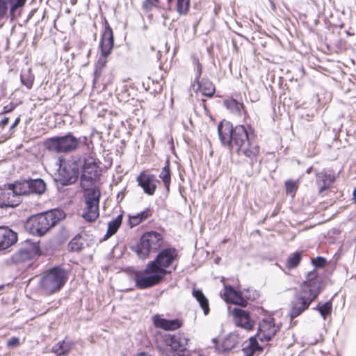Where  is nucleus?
I'll return each mask as SVG.
<instances>
[{"mask_svg":"<svg viewBox=\"0 0 356 356\" xmlns=\"http://www.w3.org/2000/svg\"><path fill=\"white\" fill-rule=\"evenodd\" d=\"M314 309L318 311L322 318L325 320L327 316L332 314V304L331 301H327L323 304L318 302Z\"/></svg>","mask_w":356,"mask_h":356,"instance_id":"obj_33","label":"nucleus"},{"mask_svg":"<svg viewBox=\"0 0 356 356\" xmlns=\"http://www.w3.org/2000/svg\"><path fill=\"white\" fill-rule=\"evenodd\" d=\"M166 343L174 350L183 351L186 349V340L176 335H170L166 339Z\"/></svg>","mask_w":356,"mask_h":356,"instance_id":"obj_27","label":"nucleus"},{"mask_svg":"<svg viewBox=\"0 0 356 356\" xmlns=\"http://www.w3.org/2000/svg\"><path fill=\"white\" fill-rule=\"evenodd\" d=\"M22 200H18L9 184L0 186V208L8 209L18 206Z\"/></svg>","mask_w":356,"mask_h":356,"instance_id":"obj_13","label":"nucleus"},{"mask_svg":"<svg viewBox=\"0 0 356 356\" xmlns=\"http://www.w3.org/2000/svg\"><path fill=\"white\" fill-rule=\"evenodd\" d=\"M218 133L221 143L229 149H232L234 145L238 155L246 157L251 166L260 163L259 147L252 141L244 126L234 128L230 122L222 120L218 126Z\"/></svg>","mask_w":356,"mask_h":356,"instance_id":"obj_1","label":"nucleus"},{"mask_svg":"<svg viewBox=\"0 0 356 356\" xmlns=\"http://www.w3.org/2000/svg\"><path fill=\"white\" fill-rule=\"evenodd\" d=\"M137 356H152V355L147 353L142 352V353H140L139 354H138Z\"/></svg>","mask_w":356,"mask_h":356,"instance_id":"obj_51","label":"nucleus"},{"mask_svg":"<svg viewBox=\"0 0 356 356\" xmlns=\"http://www.w3.org/2000/svg\"><path fill=\"white\" fill-rule=\"evenodd\" d=\"M75 346V342L67 337L52 346L51 352L56 356H67Z\"/></svg>","mask_w":356,"mask_h":356,"instance_id":"obj_21","label":"nucleus"},{"mask_svg":"<svg viewBox=\"0 0 356 356\" xmlns=\"http://www.w3.org/2000/svg\"><path fill=\"white\" fill-rule=\"evenodd\" d=\"M164 277L156 270H148V264L144 270V273H136L134 281L136 286L140 289L152 287L159 284Z\"/></svg>","mask_w":356,"mask_h":356,"instance_id":"obj_12","label":"nucleus"},{"mask_svg":"<svg viewBox=\"0 0 356 356\" xmlns=\"http://www.w3.org/2000/svg\"><path fill=\"white\" fill-rule=\"evenodd\" d=\"M213 341L216 343V348L218 352L225 353L234 348L241 341V339L236 332H233L225 337L220 345L218 344L215 339H213Z\"/></svg>","mask_w":356,"mask_h":356,"instance_id":"obj_19","label":"nucleus"},{"mask_svg":"<svg viewBox=\"0 0 356 356\" xmlns=\"http://www.w3.org/2000/svg\"><path fill=\"white\" fill-rule=\"evenodd\" d=\"M321 279L316 270L309 272L305 281L300 285V290L290 303L289 316L291 319L298 317L309 308L321 293Z\"/></svg>","mask_w":356,"mask_h":356,"instance_id":"obj_2","label":"nucleus"},{"mask_svg":"<svg viewBox=\"0 0 356 356\" xmlns=\"http://www.w3.org/2000/svg\"><path fill=\"white\" fill-rule=\"evenodd\" d=\"M30 193L42 194L46 190V184L41 179H29Z\"/></svg>","mask_w":356,"mask_h":356,"instance_id":"obj_32","label":"nucleus"},{"mask_svg":"<svg viewBox=\"0 0 356 356\" xmlns=\"http://www.w3.org/2000/svg\"><path fill=\"white\" fill-rule=\"evenodd\" d=\"M279 330L280 327L275 324L273 318H263L259 322L256 336L250 337L249 341L244 344L242 348L243 356H254L255 353L261 351L262 347L258 340L261 342L269 341Z\"/></svg>","mask_w":356,"mask_h":356,"instance_id":"obj_3","label":"nucleus"},{"mask_svg":"<svg viewBox=\"0 0 356 356\" xmlns=\"http://www.w3.org/2000/svg\"><path fill=\"white\" fill-rule=\"evenodd\" d=\"M326 263V259L323 257H317L312 259V264L316 268H323Z\"/></svg>","mask_w":356,"mask_h":356,"instance_id":"obj_41","label":"nucleus"},{"mask_svg":"<svg viewBox=\"0 0 356 356\" xmlns=\"http://www.w3.org/2000/svg\"><path fill=\"white\" fill-rule=\"evenodd\" d=\"M12 133L4 134L0 136V144L4 143L6 140L12 136Z\"/></svg>","mask_w":356,"mask_h":356,"instance_id":"obj_46","label":"nucleus"},{"mask_svg":"<svg viewBox=\"0 0 356 356\" xmlns=\"http://www.w3.org/2000/svg\"><path fill=\"white\" fill-rule=\"evenodd\" d=\"M154 1H156L157 3L160 4L161 7L163 6V3L165 2V0H154Z\"/></svg>","mask_w":356,"mask_h":356,"instance_id":"obj_50","label":"nucleus"},{"mask_svg":"<svg viewBox=\"0 0 356 356\" xmlns=\"http://www.w3.org/2000/svg\"><path fill=\"white\" fill-rule=\"evenodd\" d=\"M193 296L195 298L198 302L200 307L202 309L203 312L205 315L209 313L210 309L209 305V300L207 297L204 295L202 291L200 289H193Z\"/></svg>","mask_w":356,"mask_h":356,"instance_id":"obj_31","label":"nucleus"},{"mask_svg":"<svg viewBox=\"0 0 356 356\" xmlns=\"http://www.w3.org/2000/svg\"><path fill=\"white\" fill-rule=\"evenodd\" d=\"M153 322L156 327L165 330H175L182 325L181 321L179 319H165L161 318L159 315L154 316Z\"/></svg>","mask_w":356,"mask_h":356,"instance_id":"obj_20","label":"nucleus"},{"mask_svg":"<svg viewBox=\"0 0 356 356\" xmlns=\"http://www.w3.org/2000/svg\"><path fill=\"white\" fill-rule=\"evenodd\" d=\"M66 270L56 266L45 271L40 280V286L46 295H51L59 291L67 280Z\"/></svg>","mask_w":356,"mask_h":356,"instance_id":"obj_5","label":"nucleus"},{"mask_svg":"<svg viewBox=\"0 0 356 356\" xmlns=\"http://www.w3.org/2000/svg\"><path fill=\"white\" fill-rule=\"evenodd\" d=\"M159 177L162 180L164 187L166 191L168 193L171 183V171L170 169V162L168 160L165 161V165L162 168Z\"/></svg>","mask_w":356,"mask_h":356,"instance_id":"obj_29","label":"nucleus"},{"mask_svg":"<svg viewBox=\"0 0 356 356\" xmlns=\"http://www.w3.org/2000/svg\"><path fill=\"white\" fill-rule=\"evenodd\" d=\"M8 121H9V118H3L1 121H0V127L1 128H4L8 123Z\"/></svg>","mask_w":356,"mask_h":356,"instance_id":"obj_49","label":"nucleus"},{"mask_svg":"<svg viewBox=\"0 0 356 356\" xmlns=\"http://www.w3.org/2000/svg\"><path fill=\"white\" fill-rule=\"evenodd\" d=\"M173 0H165V2L163 3L162 8L164 9L171 10Z\"/></svg>","mask_w":356,"mask_h":356,"instance_id":"obj_45","label":"nucleus"},{"mask_svg":"<svg viewBox=\"0 0 356 356\" xmlns=\"http://www.w3.org/2000/svg\"><path fill=\"white\" fill-rule=\"evenodd\" d=\"M13 192L16 194L18 200H21V196L30 194V186L29 179H21L10 183Z\"/></svg>","mask_w":356,"mask_h":356,"instance_id":"obj_23","label":"nucleus"},{"mask_svg":"<svg viewBox=\"0 0 356 356\" xmlns=\"http://www.w3.org/2000/svg\"><path fill=\"white\" fill-rule=\"evenodd\" d=\"M224 296L227 302H232L241 307L247 305V300H245L231 286H225Z\"/></svg>","mask_w":356,"mask_h":356,"instance_id":"obj_22","label":"nucleus"},{"mask_svg":"<svg viewBox=\"0 0 356 356\" xmlns=\"http://www.w3.org/2000/svg\"><path fill=\"white\" fill-rule=\"evenodd\" d=\"M85 190L86 207L82 217L88 222H94L99 215V204L101 193L95 187Z\"/></svg>","mask_w":356,"mask_h":356,"instance_id":"obj_10","label":"nucleus"},{"mask_svg":"<svg viewBox=\"0 0 356 356\" xmlns=\"http://www.w3.org/2000/svg\"><path fill=\"white\" fill-rule=\"evenodd\" d=\"M190 8V0H177V11L180 15H186Z\"/></svg>","mask_w":356,"mask_h":356,"instance_id":"obj_38","label":"nucleus"},{"mask_svg":"<svg viewBox=\"0 0 356 356\" xmlns=\"http://www.w3.org/2000/svg\"><path fill=\"white\" fill-rule=\"evenodd\" d=\"M232 314L237 326L246 330H251L253 329L254 323L251 319L248 312L240 308H234L232 311Z\"/></svg>","mask_w":356,"mask_h":356,"instance_id":"obj_17","label":"nucleus"},{"mask_svg":"<svg viewBox=\"0 0 356 356\" xmlns=\"http://www.w3.org/2000/svg\"><path fill=\"white\" fill-rule=\"evenodd\" d=\"M83 172L81 175V185L83 189L90 185L99 175V170L96 159L88 157L84 159L82 165Z\"/></svg>","mask_w":356,"mask_h":356,"instance_id":"obj_11","label":"nucleus"},{"mask_svg":"<svg viewBox=\"0 0 356 356\" xmlns=\"http://www.w3.org/2000/svg\"><path fill=\"white\" fill-rule=\"evenodd\" d=\"M193 64L194 65V70L195 73V76L194 79V82H198L199 79H200V76L202 72V66L200 63L199 59L195 56L192 57Z\"/></svg>","mask_w":356,"mask_h":356,"instance_id":"obj_39","label":"nucleus"},{"mask_svg":"<svg viewBox=\"0 0 356 356\" xmlns=\"http://www.w3.org/2000/svg\"><path fill=\"white\" fill-rule=\"evenodd\" d=\"M122 214H120L108 223V229L106 234L104 235V239L109 238L111 236L117 232L118 229L120 228L122 224Z\"/></svg>","mask_w":356,"mask_h":356,"instance_id":"obj_30","label":"nucleus"},{"mask_svg":"<svg viewBox=\"0 0 356 356\" xmlns=\"http://www.w3.org/2000/svg\"><path fill=\"white\" fill-rule=\"evenodd\" d=\"M8 1L0 0V18L3 17L8 10Z\"/></svg>","mask_w":356,"mask_h":356,"instance_id":"obj_42","label":"nucleus"},{"mask_svg":"<svg viewBox=\"0 0 356 356\" xmlns=\"http://www.w3.org/2000/svg\"><path fill=\"white\" fill-rule=\"evenodd\" d=\"M195 83L197 84V89L195 90V92L200 91L203 95L209 97H211L214 95L216 91L215 86L208 79L204 78L202 81L199 79L198 82H194L193 87Z\"/></svg>","mask_w":356,"mask_h":356,"instance_id":"obj_24","label":"nucleus"},{"mask_svg":"<svg viewBox=\"0 0 356 356\" xmlns=\"http://www.w3.org/2000/svg\"><path fill=\"white\" fill-rule=\"evenodd\" d=\"M316 181L319 184V193H323L330 186L334 181V176L327 172H321L317 174Z\"/></svg>","mask_w":356,"mask_h":356,"instance_id":"obj_26","label":"nucleus"},{"mask_svg":"<svg viewBox=\"0 0 356 356\" xmlns=\"http://www.w3.org/2000/svg\"><path fill=\"white\" fill-rule=\"evenodd\" d=\"M138 185L143 188L147 195H153L156 191L157 184L159 183L156 177L152 174L141 172L136 178Z\"/></svg>","mask_w":356,"mask_h":356,"instance_id":"obj_15","label":"nucleus"},{"mask_svg":"<svg viewBox=\"0 0 356 356\" xmlns=\"http://www.w3.org/2000/svg\"><path fill=\"white\" fill-rule=\"evenodd\" d=\"M2 288V286H0V289Z\"/></svg>","mask_w":356,"mask_h":356,"instance_id":"obj_53","label":"nucleus"},{"mask_svg":"<svg viewBox=\"0 0 356 356\" xmlns=\"http://www.w3.org/2000/svg\"><path fill=\"white\" fill-rule=\"evenodd\" d=\"M22 83L28 89H31L34 81V75L32 74L31 69L25 72H22L20 75Z\"/></svg>","mask_w":356,"mask_h":356,"instance_id":"obj_35","label":"nucleus"},{"mask_svg":"<svg viewBox=\"0 0 356 356\" xmlns=\"http://www.w3.org/2000/svg\"><path fill=\"white\" fill-rule=\"evenodd\" d=\"M40 255L38 243H33L29 247L20 249L13 254L11 259L15 264L24 263Z\"/></svg>","mask_w":356,"mask_h":356,"instance_id":"obj_14","label":"nucleus"},{"mask_svg":"<svg viewBox=\"0 0 356 356\" xmlns=\"http://www.w3.org/2000/svg\"><path fill=\"white\" fill-rule=\"evenodd\" d=\"M152 214L149 208H146L144 211L137 213L134 215H129L128 224L131 228L136 227L147 220Z\"/></svg>","mask_w":356,"mask_h":356,"instance_id":"obj_25","label":"nucleus"},{"mask_svg":"<svg viewBox=\"0 0 356 356\" xmlns=\"http://www.w3.org/2000/svg\"><path fill=\"white\" fill-rule=\"evenodd\" d=\"M19 345V339L17 337H13L7 341V346L8 348H15Z\"/></svg>","mask_w":356,"mask_h":356,"instance_id":"obj_43","label":"nucleus"},{"mask_svg":"<svg viewBox=\"0 0 356 356\" xmlns=\"http://www.w3.org/2000/svg\"><path fill=\"white\" fill-rule=\"evenodd\" d=\"M83 248V243L81 236L77 235L74 237L68 244V249L70 252H77Z\"/></svg>","mask_w":356,"mask_h":356,"instance_id":"obj_36","label":"nucleus"},{"mask_svg":"<svg viewBox=\"0 0 356 356\" xmlns=\"http://www.w3.org/2000/svg\"><path fill=\"white\" fill-rule=\"evenodd\" d=\"M302 260V252H295L291 254L286 263V267L287 269H293L296 268Z\"/></svg>","mask_w":356,"mask_h":356,"instance_id":"obj_34","label":"nucleus"},{"mask_svg":"<svg viewBox=\"0 0 356 356\" xmlns=\"http://www.w3.org/2000/svg\"><path fill=\"white\" fill-rule=\"evenodd\" d=\"M65 218V213L62 209H53L30 217L25 228L33 235L41 236Z\"/></svg>","mask_w":356,"mask_h":356,"instance_id":"obj_4","label":"nucleus"},{"mask_svg":"<svg viewBox=\"0 0 356 356\" xmlns=\"http://www.w3.org/2000/svg\"><path fill=\"white\" fill-rule=\"evenodd\" d=\"M143 7L147 10L151 9L152 7V0H145V1L143 3Z\"/></svg>","mask_w":356,"mask_h":356,"instance_id":"obj_48","label":"nucleus"},{"mask_svg":"<svg viewBox=\"0 0 356 356\" xmlns=\"http://www.w3.org/2000/svg\"><path fill=\"white\" fill-rule=\"evenodd\" d=\"M7 1L11 3V7L10 9V14L12 16H13L15 15V12L16 11V10L18 8L23 6L26 1V0H7Z\"/></svg>","mask_w":356,"mask_h":356,"instance_id":"obj_40","label":"nucleus"},{"mask_svg":"<svg viewBox=\"0 0 356 356\" xmlns=\"http://www.w3.org/2000/svg\"><path fill=\"white\" fill-rule=\"evenodd\" d=\"M44 145L50 152L68 154L78 149L80 140L72 133H68L65 136L49 138L44 141Z\"/></svg>","mask_w":356,"mask_h":356,"instance_id":"obj_8","label":"nucleus"},{"mask_svg":"<svg viewBox=\"0 0 356 356\" xmlns=\"http://www.w3.org/2000/svg\"><path fill=\"white\" fill-rule=\"evenodd\" d=\"M178 257V252L175 248L162 249L156 258L148 263V270L158 271L163 277L171 273V270L166 268L172 266Z\"/></svg>","mask_w":356,"mask_h":356,"instance_id":"obj_9","label":"nucleus"},{"mask_svg":"<svg viewBox=\"0 0 356 356\" xmlns=\"http://www.w3.org/2000/svg\"><path fill=\"white\" fill-rule=\"evenodd\" d=\"M225 106L232 113L241 116L244 111V105L234 99H227L224 101Z\"/></svg>","mask_w":356,"mask_h":356,"instance_id":"obj_28","label":"nucleus"},{"mask_svg":"<svg viewBox=\"0 0 356 356\" xmlns=\"http://www.w3.org/2000/svg\"><path fill=\"white\" fill-rule=\"evenodd\" d=\"M163 244V237L161 234L155 231L145 232L139 242L131 246V250L140 259H146L149 255L156 252Z\"/></svg>","mask_w":356,"mask_h":356,"instance_id":"obj_6","label":"nucleus"},{"mask_svg":"<svg viewBox=\"0 0 356 356\" xmlns=\"http://www.w3.org/2000/svg\"><path fill=\"white\" fill-rule=\"evenodd\" d=\"M19 122H20V118L17 117L15 119V120L13 122V124L10 126V131H13L14 129L17 127V125L19 124Z\"/></svg>","mask_w":356,"mask_h":356,"instance_id":"obj_47","label":"nucleus"},{"mask_svg":"<svg viewBox=\"0 0 356 356\" xmlns=\"http://www.w3.org/2000/svg\"><path fill=\"white\" fill-rule=\"evenodd\" d=\"M17 241V234L8 227H0V251L12 246Z\"/></svg>","mask_w":356,"mask_h":356,"instance_id":"obj_18","label":"nucleus"},{"mask_svg":"<svg viewBox=\"0 0 356 356\" xmlns=\"http://www.w3.org/2000/svg\"><path fill=\"white\" fill-rule=\"evenodd\" d=\"M58 168L54 180L62 186H68L75 183L79 175L81 166L80 161L74 159L68 160L59 159Z\"/></svg>","mask_w":356,"mask_h":356,"instance_id":"obj_7","label":"nucleus"},{"mask_svg":"<svg viewBox=\"0 0 356 356\" xmlns=\"http://www.w3.org/2000/svg\"><path fill=\"white\" fill-rule=\"evenodd\" d=\"M286 193L293 197L298 188V182L295 180H286L284 183Z\"/></svg>","mask_w":356,"mask_h":356,"instance_id":"obj_37","label":"nucleus"},{"mask_svg":"<svg viewBox=\"0 0 356 356\" xmlns=\"http://www.w3.org/2000/svg\"><path fill=\"white\" fill-rule=\"evenodd\" d=\"M108 55H104L102 52H101V55L99 56V58L98 60V65L101 67H104L106 66V63H107V59H106V57L108 56Z\"/></svg>","mask_w":356,"mask_h":356,"instance_id":"obj_44","label":"nucleus"},{"mask_svg":"<svg viewBox=\"0 0 356 356\" xmlns=\"http://www.w3.org/2000/svg\"><path fill=\"white\" fill-rule=\"evenodd\" d=\"M353 195L354 198H355V199H356V188H355V190L353 191Z\"/></svg>","mask_w":356,"mask_h":356,"instance_id":"obj_52","label":"nucleus"},{"mask_svg":"<svg viewBox=\"0 0 356 356\" xmlns=\"http://www.w3.org/2000/svg\"><path fill=\"white\" fill-rule=\"evenodd\" d=\"M114 45V38L113 30L109 26L108 22L105 20L104 31L102 33L99 42L100 51L104 55H109Z\"/></svg>","mask_w":356,"mask_h":356,"instance_id":"obj_16","label":"nucleus"}]
</instances>
